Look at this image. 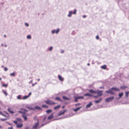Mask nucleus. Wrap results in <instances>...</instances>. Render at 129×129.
<instances>
[{
  "mask_svg": "<svg viewBox=\"0 0 129 129\" xmlns=\"http://www.w3.org/2000/svg\"><path fill=\"white\" fill-rule=\"evenodd\" d=\"M60 31V29L59 28H57L56 29H54L51 31V33L53 34H58Z\"/></svg>",
  "mask_w": 129,
  "mask_h": 129,
  "instance_id": "obj_1",
  "label": "nucleus"
},
{
  "mask_svg": "<svg viewBox=\"0 0 129 129\" xmlns=\"http://www.w3.org/2000/svg\"><path fill=\"white\" fill-rule=\"evenodd\" d=\"M46 103L50 105H54L56 104V103L53 102L52 101L48 100L45 101Z\"/></svg>",
  "mask_w": 129,
  "mask_h": 129,
  "instance_id": "obj_2",
  "label": "nucleus"
},
{
  "mask_svg": "<svg viewBox=\"0 0 129 129\" xmlns=\"http://www.w3.org/2000/svg\"><path fill=\"white\" fill-rule=\"evenodd\" d=\"M77 10L76 9H75L74 11L73 12L72 11H70L69 12V13L68 15V17H70L72 16V14H76Z\"/></svg>",
  "mask_w": 129,
  "mask_h": 129,
  "instance_id": "obj_3",
  "label": "nucleus"
},
{
  "mask_svg": "<svg viewBox=\"0 0 129 129\" xmlns=\"http://www.w3.org/2000/svg\"><path fill=\"white\" fill-rule=\"evenodd\" d=\"M114 96H111L106 99H105V101L106 102H108L110 101H111L114 99Z\"/></svg>",
  "mask_w": 129,
  "mask_h": 129,
  "instance_id": "obj_4",
  "label": "nucleus"
},
{
  "mask_svg": "<svg viewBox=\"0 0 129 129\" xmlns=\"http://www.w3.org/2000/svg\"><path fill=\"white\" fill-rule=\"evenodd\" d=\"M39 124V121L38 119L37 120V122L33 126L32 129H37V127Z\"/></svg>",
  "mask_w": 129,
  "mask_h": 129,
  "instance_id": "obj_5",
  "label": "nucleus"
},
{
  "mask_svg": "<svg viewBox=\"0 0 129 129\" xmlns=\"http://www.w3.org/2000/svg\"><path fill=\"white\" fill-rule=\"evenodd\" d=\"M123 92H121V93H119L118 94V96H119V97L118 98H116V100H118L120 99L121 98L122 96L123 95Z\"/></svg>",
  "mask_w": 129,
  "mask_h": 129,
  "instance_id": "obj_6",
  "label": "nucleus"
},
{
  "mask_svg": "<svg viewBox=\"0 0 129 129\" xmlns=\"http://www.w3.org/2000/svg\"><path fill=\"white\" fill-rule=\"evenodd\" d=\"M66 111V110H65L63 111H60L59 112L58 114V116H60L62 115Z\"/></svg>",
  "mask_w": 129,
  "mask_h": 129,
  "instance_id": "obj_7",
  "label": "nucleus"
},
{
  "mask_svg": "<svg viewBox=\"0 0 129 129\" xmlns=\"http://www.w3.org/2000/svg\"><path fill=\"white\" fill-rule=\"evenodd\" d=\"M111 90H112L111 89V88L110 90H107V91H106V92L110 93L111 94H114V93L113 92H112Z\"/></svg>",
  "mask_w": 129,
  "mask_h": 129,
  "instance_id": "obj_8",
  "label": "nucleus"
},
{
  "mask_svg": "<svg viewBox=\"0 0 129 129\" xmlns=\"http://www.w3.org/2000/svg\"><path fill=\"white\" fill-rule=\"evenodd\" d=\"M96 91L97 92L96 93H97L98 96H100L102 94V93L103 92V91H99V90H98Z\"/></svg>",
  "mask_w": 129,
  "mask_h": 129,
  "instance_id": "obj_9",
  "label": "nucleus"
},
{
  "mask_svg": "<svg viewBox=\"0 0 129 129\" xmlns=\"http://www.w3.org/2000/svg\"><path fill=\"white\" fill-rule=\"evenodd\" d=\"M120 88L122 90H124L126 88L128 89V87L126 86L123 85L122 86H121L120 87Z\"/></svg>",
  "mask_w": 129,
  "mask_h": 129,
  "instance_id": "obj_10",
  "label": "nucleus"
},
{
  "mask_svg": "<svg viewBox=\"0 0 129 129\" xmlns=\"http://www.w3.org/2000/svg\"><path fill=\"white\" fill-rule=\"evenodd\" d=\"M111 89L114 90L115 91H120V89L118 88H116L115 87H112L111 88Z\"/></svg>",
  "mask_w": 129,
  "mask_h": 129,
  "instance_id": "obj_11",
  "label": "nucleus"
},
{
  "mask_svg": "<svg viewBox=\"0 0 129 129\" xmlns=\"http://www.w3.org/2000/svg\"><path fill=\"white\" fill-rule=\"evenodd\" d=\"M58 78L59 80L61 81H63L64 80V78L62 77L60 75H58Z\"/></svg>",
  "mask_w": 129,
  "mask_h": 129,
  "instance_id": "obj_12",
  "label": "nucleus"
},
{
  "mask_svg": "<svg viewBox=\"0 0 129 129\" xmlns=\"http://www.w3.org/2000/svg\"><path fill=\"white\" fill-rule=\"evenodd\" d=\"M23 124L22 123L17 124L16 125V127L17 128H19L23 126Z\"/></svg>",
  "mask_w": 129,
  "mask_h": 129,
  "instance_id": "obj_13",
  "label": "nucleus"
},
{
  "mask_svg": "<svg viewBox=\"0 0 129 129\" xmlns=\"http://www.w3.org/2000/svg\"><path fill=\"white\" fill-rule=\"evenodd\" d=\"M55 100L61 102H62V100L59 97H56L55 99Z\"/></svg>",
  "mask_w": 129,
  "mask_h": 129,
  "instance_id": "obj_14",
  "label": "nucleus"
},
{
  "mask_svg": "<svg viewBox=\"0 0 129 129\" xmlns=\"http://www.w3.org/2000/svg\"><path fill=\"white\" fill-rule=\"evenodd\" d=\"M89 91L91 93H97L96 91H94L92 89H90L89 90Z\"/></svg>",
  "mask_w": 129,
  "mask_h": 129,
  "instance_id": "obj_15",
  "label": "nucleus"
},
{
  "mask_svg": "<svg viewBox=\"0 0 129 129\" xmlns=\"http://www.w3.org/2000/svg\"><path fill=\"white\" fill-rule=\"evenodd\" d=\"M53 117V114H52L49 116L48 117L47 119L48 120L50 119H52Z\"/></svg>",
  "mask_w": 129,
  "mask_h": 129,
  "instance_id": "obj_16",
  "label": "nucleus"
},
{
  "mask_svg": "<svg viewBox=\"0 0 129 129\" xmlns=\"http://www.w3.org/2000/svg\"><path fill=\"white\" fill-rule=\"evenodd\" d=\"M92 105V102H90L89 103V104L86 105V108H89Z\"/></svg>",
  "mask_w": 129,
  "mask_h": 129,
  "instance_id": "obj_17",
  "label": "nucleus"
},
{
  "mask_svg": "<svg viewBox=\"0 0 129 129\" xmlns=\"http://www.w3.org/2000/svg\"><path fill=\"white\" fill-rule=\"evenodd\" d=\"M102 99L101 98L99 100H95L94 101L96 103H98L100 102L101 100H102Z\"/></svg>",
  "mask_w": 129,
  "mask_h": 129,
  "instance_id": "obj_18",
  "label": "nucleus"
},
{
  "mask_svg": "<svg viewBox=\"0 0 129 129\" xmlns=\"http://www.w3.org/2000/svg\"><path fill=\"white\" fill-rule=\"evenodd\" d=\"M62 98L64 100H71L70 99L68 98H67V97H66L64 96H62Z\"/></svg>",
  "mask_w": 129,
  "mask_h": 129,
  "instance_id": "obj_19",
  "label": "nucleus"
},
{
  "mask_svg": "<svg viewBox=\"0 0 129 129\" xmlns=\"http://www.w3.org/2000/svg\"><path fill=\"white\" fill-rule=\"evenodd\" d=\"M82 107H79L77 108H76V109H74L73 110V111H74L75 112H77L78 110H79V109L81 108Z\"/></svg>",
  "mask_w": 129,
  "mask_h": 129,
  "instance_id": "obj_20",
  "label": "nucleus"
},
{
  "mask_svg": "<svg viewBox=\"0 0 129 129\" xmlns=\"http://www.w3.org/2000/svg\"><path fill=\"white\" fill-rule=\"evenodd\" d=\"M84 95L85 96H92V94H90L88 93L84 94Z\"/></svg>",
  "mask_w": 129,
  "mask_h": 129,
  "instance_id": "obj_21",
  "label": "nucleus"
},
{
  "mask_svg": "<svg viewBox=\"0 0 129 129\" xmlns=\"http://www.w3.org/2000/svg\"><path fill=\"white\" fill-rule=\"evenodd\" d=\"M60 107V105H58L54 107V110H56L57 109H59Z\"/></svg>",
  "mask_w": 129,
  "mask_h": 129,
  "instance_id": "obj_22",
  "label": "nucleus"
},
{
  "mask_svg": "<svg viewBox=\"0 0 129 129\" xmlns=\"http://www.w3.org/2000/svg\"><path fill=\"white\" fill-rule=\"evenodd\" d=\"M8 110L11 114H13L14 113V112L11 110L9 108H8Z\"/></svg>",
  "mask_w": 129,
  "mask_h": 129,
  "instance_id": "obj_23",
  "label": "nucleus"
},
{
  "mask_svg": "<svg viewBox=\"0 0 129 129\" xmlns=\"http://www.w3.org/2000/svg\"><path fill=\"white\" fill-rule=\"evenodd\" d=\"M16 119L17 120V121H18L19 122H20L22 121V120L21 118H17Z\"/></svg>",
  "mask_w": 129,
  "mask_h": 129,
  "instance_id": "obj_24",
  "label": "nucleus"
},
{
  "mask_svg": "<svg viewBox=\"0 0 129 129\" xmlns=\"http://www.w3.org/2000/svg\"><path fill=\"white\" fill-rule=\"evenodd\" d=\"M22 116L23 117V118L24 120H27V117H26V116L25 115H22Z\"/></svg>",
  "mask_w": 129,
  "mask_h": 129,
  "instance_id": "obj_25",
  "label": "nucleus"
},
{
  "mask_svg": "<svg viewBox=\"0 0 129 129\" xmlns=\"http://www.w3.org/2000/svg\"><path fill=\"white\" fill-rule=\"evenodd\" d=\"M129 93V91L126 92H125V96L126 97H127Z\"/></svg>",
  "mask_w": 129,
  "mask_h": 129,
  "instance_id": "obj_26",
  "label": "nucleus"
},
{
  "mask_svg": "<svg viewBox=\"0 0 129 129\" xmlns=\"http://www.w3.org/2000/svg\"><path fill=\"white\" fill-rule=\"evenodd\" d=\"M52 111V110H51L49 109V110H47L46 111V112L47 113H49L51 112Z\"/></svg>",
  "mask_w": 129,
  "mask_h": 129,
  "instance_id": "obj_27",
  "label": "nucleus"
},
{
  "mask_svg": "<svg viewBox=\"0 0 129 129\" xmlns=\"http://www.w3.org/2000/svg\"><path fill=\"white\" fill-rule=\"evenodd\" d=\"M10 75L11 76H15V73L13 72L12 73H11L10 74Z\"/></svg>",
  "mask_w": 129,
  "mask_h": 129,
  "instance_id": "obj_28",
  "label": "nucleus"
},
{
  "mask_svg": "<svg viewBox=\"0 0 129 129\" xmlns=\"http://www.w3.org/2000/svg\"><path fill=\"white\" fill-rule=\"evenodd\" d=\"M28 97H29L27 95L24 96L23 97V100L26 99H27V98H28Z\"/></svg>",
  "mask_w": 129,
  "mask_h": 129,
  "instance_id": "obj_29",
  "label": "nucleus"
},
{
  "mask_svg": "<svg viewBox=\"0 0 129 129\" xmlns=\"http://www.w3.org/2000/svg\"><path fill=\"white\" fill-rule=\"evenodd\" d=\"M53 48V47L52 46H51L49 47L48 48V49L50 51H51Z\"/></svg>",
  "mask_w": 129,
  "mask_h": 129,
  "instance_id": "obj_30",
  "label": "nucleus"
},
{
  "mask_svg": "<svg viewBox=\"0 0 129 129\" xmlns=\"http://www.w3.org/2000/svg\"><path fill=\"white\" fill-rule=\"evenodd\" d=\"M21 95H19L18 96H17V98L18 99L21 100V99H22L21 98Z\"/></svg>",
  "mask_w": 129,
  "mask_h": 129,
  "instance_id": "obj_31",
  "label": "nucleus"
},
{
  "mask_svg": "<svg viewBox=\"0 0 129 129\" xmlns=\"http://www.w3.org/2000/svg\"><path fill=\"white\" fill-rule=\"evenodd\" d=\"M106 67V65H104L101 66V68H102L103 69H105Z\"/></svg>",
  "mask_w": 129,
  "mask_h": 129,
  "instance_id": "obj_32",
  "label": "nucleus"
},
{
  "mask_svg": "<svg viewBox=\"0 0 129 129\" xmlns=\"http://www.w3.org/2000/svg\"><path fill=\"white\" fill-rule=\"evenodd\" d=\"M35 108L36 109H39L40 110H41V108L40 107H39V106H36L35 107Z\"/></svg>",
  "mask_w": 129,
  "mask_h": 129,
  "instance_id": "obj_33",
  "label": "nucleus"
},
{
  "mask_svg": "<svg viewBox=\"0 0 129 129\" xmlns=\"http://www.w3.org/2000/svg\"><path fill=\"white\" fill-rule=\"evenodd\" d=\"M27 38L28 39H30L31 38V36L30 35H28L27 36Z\"/></svg>",
  "mask_w": 129,
  "mask_h": 129,
  "instance_id": "obj_34",
  "label": "nucleus"
},
{
  "mask_svg": "<svg viewBox=\"0 0 129 129\" xmlns=\"http://www.w3.org/2000/svg\"><path fill=\"white\" fill-rule=\"evenodd\" d=\"M74 98H75V101L76 102H77L78 101L77 100L78 99L77 97L74 96Z\"/></svg>",
  "mask_w": 129,
  "mask_h": 129,
  "instance_id": "obj_35",
  "label": "nucleus"
},
{
  "mask_svg": "<svg viewBox=\"0 0 129 129\" xmlns=\"http://www.w3.org/2000/svg\"><path fill=\"white\" fill-rule=\"evenodd\" d=\"M78 99H83L84 98V97L83 96H78L77 97Z\"/></svg>",
  "mask_w": 129,
  "mask_h": 129,
  "instance_id": "obj_36",
  "label": "nucleus"
},
{
  "mask_svg": "<svg viewBox=\"0 0 129 129\" xmlns=\"http://www.w3.org/2000/svg\"><path fill=\"white\" fill-rule=\"evenodd\" d=\"M42 107H43V108H48V106L45 105H43L42 106Z\"/></svg>",
  "mask_w": 129,
  "mask_h": 129,
  "instance_id": "obj_37",
  "label": "nucleus"
},
{
  "mask_svg": "<svg viewBox=\"0 0 129 129\" xmlns=\"http://www.w3.org/2000/svg\"><path fill=\"white\" fill-rule=\"evenodd\" d=\"M6 123H7L9 125H12V124H12L9 123L8 122H6Z\"/></svg>",
  "mask_w": 129,
  "mask_h": 129,
  "instance_id": "obj_38",
  "label": "nucleus"
},
{
  "mask_svg": "<svg viewBox=\"0 0 129 129\" xmlns=\"http://www.w3.org/2000/svg\"><path fill=\"white\" fill-rule=\"evenodd\" d=\"M4 93L6 95H7V93L5 91H4Z\"/></svg>",
  "mask_w": 129,
  "mask_h": 129,
  "instance_id": "obj_39",
  "label": "nucleus"
},
{
  "mask_svg": "<svg viewBox=\"0 0 129 129\" xmlns=\"http://www.w3.org/2000/svg\"><path fill=\"white\" fill-rule=\"evenodd\" d=\"M25 24L27 27H28L29 26V24L28 23H25Z\"/></svg>",
  "mask_w": 129,
  "mask_h": 129,
  "instance_id": "obj_40",
  "label": "nucleus"
},
{
  "mask_svg": "<svg viewBox=\"0 0 129 129\" xmlns=\"http://www.w3.org/2000/svg\"><path fill=\"white\" fill-rule=\"evenodd\" d=\"M13 122L15 124H17V121H13Z\"/></svg>",
  "mask_w": 129,
  "mask_h": 129,
  "instance_id": "obj_41",
  "label": "nucleus"
},
{
  "mask_svg": "<svg viewBox=\"0 0 129 129\" xmlns=\"http://www.w3.org/2000/svg\"><path fill=\"white\" fill-rule=\"evenodd\" d=\"M3 86L5 87H7V84H3Z\"/></svg>",
  "mask_w": 129,
  "mask_h": 129,
  "instance_id": "obj_42",
  "label": "nucleus"
},
{
  "mask_svg": "<svg viewBox=\"0 0 129 129\" xmlns=\"http://www.w3.org/2000/svg\"><path fill=\"white\" fill-rule=\"evenodd\" d=\"M37 84V82H35V83H34V84H33V83L32 84V86H35V85L36 84Z\"/></svg>",
  "mask_w": 129,
  "mask_h": 129,
  "instance_id": "obj_43",
  "label": "nucleus"
},
{
  "mask_svg": "<svg viewBox=\"0 0 129 129\" xmlns=\"http://www.w3.org/2000/svg\"><path fill=\"white\" fill-rule=\"evenodd\" d=\"M31 94V92H29V93H28V95H27L28 96V97H29Z\"/></svg>",
  "mask_w": 129,
  "mask_h": 129,
  "instance_id": "obj_44",
  "label": "nucleus"
},
{
  "mask_svg": "<svg viewBox=\"0 0 129 129\" xmlns=\"http://www.w3.org/2000/svg\"><path fill=\"white\" fill-rule=\"evenodd\" d=\"M13 127L12 126L10 127H8V129H13Z\"/></svg>",
  "mask_w": 129,
  "mask_h": 129,
  "instance_id": "obj_45",
  "label": "nucleus"
},
{
  "mask_svg": "<svg viewBox=\"0 0 129 129\" xmlns=\"http://www.w3.org/2000/svg\"><path fill=\"white\" fill-rule=\"evenodd\" d=\"M7 120L6 119H1V120L2 121H5Z\"/></svg>",
  "mask_w": 129,
  "mask_h": 129,
  "instance_id": "obj_46",
  "label": "nucleus"
},
{
  "mask_svg": "<svg viewBox=\"0 0 129 129\" xmlns=\"http://www.w3.org/2000/svg\"><path fill=\"white\" fill-rule=\"evenodd\" d=\"M4 70L5 71H7L8 70V69L7 68L5 67L4 69Z\"/></svg>",
  "mask_w": 129,
  "mask_h": 129,
  "instance_id": "obj_47",
  "label": "nucleus"
},
{
  "mask_svg": "<svg viewBox=\"0 0 129 129\" xmlns=\"http://www.w3.org/2000/svg\"><path fill=\"white\" fill-rule=\"evenodd\" d=\"M46 116H45L44 118L43 119V121H42V122H43L44 121V120H45V119H46Z\"/></svg>",
  "mask_w": 129,
  "mask_h": 129,
  "instance_id": "obj_48",
  "label": "nucleus"
},
{
  "mask_svg": "<svg viewBox=\"0 0 129 129\" xmlns=\"http://www.w3.org/2000/svg\"><path fill=\"white\" fill-rule=\"evenodd\" d=\"M22 110H23V111H24L27 112L28 111V110H26L25 109H23Z\"/></svg>",
  "mask_w": 129,
  "mask_h": 129,
  "instance_id": "obj_49",
  "label": "nucleus"
},
{
  "mask_svg": "<svg viewBox=\"0 0 129 129\" xmlns=\"http://www.w3.org/2000/svg\"><path fill=\"white\" fill-rule=\"evenodd\" d=\"M96 38L97 39H99V37L98 36H97L96 37Z\"/></svg>",
  "mask_w": 129,
  "mask_h": 129,
  "instance_id": "obj_50",
  "label": "nucleus"
},
{
  "mask_svg": "<svg viewBox=\"0 0 129 129\" xmlns=\"http://www.w3.org/2000/svg\"><path fill=\"white\" fill-rule=\"evenodd\" d=\"M33 80H31V81L29 82V84L33 82Z\"/></svg>",
  "mask_w": 129,
  "mask_h": 129,
  "instance_id": "obj_51",
  "label": "nucleus"
},
{
  "mask_svg": "<svg viewBox=\"0 0 129 129\" xmlns=\"http://www.w3.org/2000/svg\"><path fill=\"white\" fill-rule=\"evenodd\" d=\"M82 17L83 18H85L86 17V15H83L82 16Z\"/></svg>",
  "mask_w": 129,
  "mask_h": 129,
  "instance_id": "obj_52",
  "label": "nucleus"
},
{
  "mask_svg": "<svg viewBox=\"0 0 129 129\" xmlns=\"http://www.w3.org/2000/svg\"><path fill=\"white\" fill-rule=\"evenodd\" d=\"M80 105V104L79 103H78L77 104H76L75 105V106H78V105Z\"/></svg>",
  "mask_w": 129,
  "mask_h": 129,
  "instance_id": "obj_53",
  "label": "nucleus"
},
{
  "mask_svg": "<svg viewBox=\"0 0 129 129\" xmlns=\"http://www.w3.org/2000/svg\"><path fill=\"white\" fill-rule=\"evenodd\" d=\"M48 122H46L45 124H42V125H41V126H43V125H45V124H47V123H48Z\"/></svg>",
  "mask_w": 129,
  "mask_h": 129,
  "instance_id": "obj_54",
  "label": "nucleus"
},
{
  "mask_svg": "<svg viewBox=\"0 0 129 129\" xmlns=\"http://www.w3.org/2000/svg\"><path fill=\"white\" fill-rule=\"evenodd\" d=\"M93 97L96 98H98V96H94Z\"/></svg>",
  "mask_w": 129,
  "mask_h": 129,
  "instance_id": "obj_55",
  "label": "nucleus"
},
{
  "mask_svg": "<svg viewBox=\"0 0 129 129\" xmlns=\"http://www.w3.org/2000/svg\"><path fill=\"white\" fill-rule=\"evenodd\" d=\"M19 112L20 113H23L24 114L25 113H24V112L23 113L21 111H19Z\"/></svg>",
  "mask_w": 129,
  "mask_h": 129,
  "instance_id": "obj_56",
  "label": "nucleus"
},
{
  "mask_svg": "<svg viewBox=\"0 0 129 129\" xmlns=\"http://www.w3.org/2000/svg\"><path fill=\"white\" fill-rule=\"evenodd\" d=\"M1 46H4V45H3V43L2 44H1Z\"/></svg>",
  "mask_w": 129,
  "mask_h": 129,
  "instance_id": "obj_57",
  "label": "nucleus"
},
{
  "mask_svg": "<svg viewBox=\"0 0 129 129\" xmlns=\"http://www.w3.org/2000/svg\"><path fill=\"white\" fill-rule=\"evenodd\" d=\"M64 52V51H63H63H61V53H63Z\"/></svg>",
  "mask_w": 129,
  "mask_h": 129,
  "instance_id": "obj_58",
  "label": "nucleus"
},
{
  "mask_svg": "<svg viewBox=\"0 0 129 129\" xmlns=\"http://www.w3.org/2000/svg\"><path fill=\"white\" fill-rule=\"evenodd\" d=\"M87 65L88 66H89L90 65V64L89 63H88L87 64Z\"/></svg>",
  "mask_w": 129,
  "mask_h": 129,
  "instance_id": "obj_59",
  "label": "nucleus"
},
{
  "mask_svg": "<svg viewBox=\"0 0 129 129\" xmlns=\"http://www.w3.org/2000/svg\"><path fill=\"white\" fill-rule=\"evenodd\" d=\"M5 46L6 47H7V45H5Z\"/></svg>",
  "mask_w": 129,
  "mask_h": 129,
  "instance_id": "obj_60",
  "label": "nucleus"
},
{
  "mask_svg": "<svg viewBox=\"0 0 129 129\" xmlns=\"http://www.w3.org/2000/svg\"><path fill=\"white\" fill-rule=\"evenodd\" d=\"M40 80V79H37V80L38 81H39Z\"/></svg>",
  "mask_w": 129,
  "mask_h": 129,
  "instance_id": "obj_61",
  "label": "nucleus"
},
{
  "mask_svg": "<svg viewBox=\"0 0 129 129\" xmlns=\"http://www.w3.org/2000/svg\"><path fill=\"white\" fill-rule=\"evenodd\" d=\"M2 115L3 116H5V115H4V114H2Z\"/></svg>",
  "mask_w": 129,
  "mask_h": 129,
  "instance_id": "obj_62",
  "label": "nucleus"
},
{
  "mask_svg": "<svg viewBox=\"0 0 129 129\" xmlns=\"http://www.w3.org/2000/svg\"><path fill=\"white\" fill-rule=\"evenodd\" d=\"M64 107V106H63L62 107V108H63Z\"/></svg>",
  "mask_w": 129,
  "mask_h": 129,
  "instance_id": "obj_63",
  "label": "nucleus"
},
{
  "mask_svg": "<svg viewBox=\"0 0 129 129\" xmlns=\"http://www.w3.org/2000/svg\"><path fill=\"white\" fill-rule=\"evenodd\" d=\"M100 88H103V87H100Z\"/></svg>",
  "mask_w": 129,
  "mask_h": 129,
  "instance_id": "obj_64",
  "label": "nucleus"
}]
</instances>
